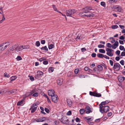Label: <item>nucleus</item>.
I'll return each mask as SVG.
<instances>
[{
	"label": "nucleus",
	"instance_id": "680f3d73",
	"mask_svg": "<svg viewBox=\"0 0 125 125\" xmlns=\"http://www.w3.org/2000/svg\"><path fill=\"white\" fill-rule=\"evenodd\" d=\"M88 72H89V73H88V74H90V73H93V70L90 69H89V70H88Z\"/></svg>",
	"mask_w": 125,
	"mask_h": 125
},
{
	"label": "nucleus",
	"instance_id": "7ed1b4c3",
	"mask_svg": "<svg viewBox=\"0 0 125 125\" xmlns=\"http://www.w3.org/2000/svg\"><path fill=\"white\" fill-rule=\"evenodd\" d=\"M76 10L74 9H70L66 11V15L67 16L73 17V15L76 12Z\"/></svg>",
	"mask_w": 125,
	"mask_h": 125
},
{
	"label": "nucleus",
	"instance_id": "37998d69",
	"mask_svg": "<svg viewBox=\"0 0 125 125\" xmlns=\"http://www.w3.org/2000/svg\"><path fill=\"white\" fill-rule=\"evenodd\" d=\"M118 0H109L108 2L109 3H112L113 2H116Z\"/></svg>",
	"mask_w": 125,
	"mask_h": 125
},
{
	"label": "nucleus",
	"instance_id": "bb28decb",
	"mask_svg": "<svg viewBox=\"0 0 125 125\" xmlns=\"http://www.w3.org/2000/svg\"><path fill=\"white\" fill-rule=\"evenodd\" d=\"M89 116H87L86 117H85L84 118V119H86V120H88V121H91L93 120V119H92L91 117H90V118H89Z\"/></svg>",
	"mask_w": 125,
	"mask_h": 125
},
{
	"label": "nucleus",
	"instance_id": "338daca9",
	"mask_svg": "<svg viewBox=\"0 0 125 125\" xmlns=\"http://www.w3.org/2000/svg\"><path fill=\"white\" fill-rule=\"evenodd\" d=\"M102 66L104 67V69H107L106 66L104 63H103L102 64Z\"/></svg>",
	"mask_w": 125,
	"mask_h": 125
},
{
	"label": "nucleus",
	"instance_id": "c756f323",
	"mask_svg": "<svg viewBox=\"0 0 125 125\" xmlns=\"http://www.w3.org/2000/svg\"><path fill=\"white\" fill-rule=\"evenodd\" d=\"M95 92L90 91L89 92V94L91 96H95Z\"/></svg>",
	"mask_w": 125,
	"mask_h": 125
},
{
	"label": "nucleus",
	"instance_id": "b1692460",
	"mask_svg": "<svg viewBox=\"0 0 125 125\" xmlns=\"http://www.w3.org/2000/svg\"><path fill=\"white\" fill-rule=\"evenodd\" d=\"M39 104V102L37 101L35 103H34L31 106V109L32 108H33L35 106H37Z\"/></svg>",
	"mask_w": 125,
	"mask_h": 125
},
{
	"label": "nucleus",
	"instance_id": "4468645a",
	"mask_svg": "<svg viewBox=\"0 0 125 125\" xmlns=\"http://www.w3.org/2000/svg\"><path fill=\"white\" fill-rule=\"evenodd\" d=\"M119 44L118 42L116 41L115 43L112 45V48L113 49H115L118 46Z\"/></svg>",
	"mask_w": 125,
	"mask_h": 125
},
{
	"label": "nucleus",
	"instance_id": "ddd939ff",
	"mask_svg": "<svg viewBox=\"0 0 125 125\" xmlns=\"http://www.w3.org/2000/svg\"><path fill=\"white\" fill-rule=\"evenodd\" d=\"M48 95L51 97L55 94V92L53 89H51L48 91Z\"/></svg>",
	"mask_w": 125,
	"mask_h": 125
},
{
	"label": "nucleus",
	"instance_id": "e433bc0d",
	"mask_svg": "<svg viewBox=\"0 0 125 125\" xmlns=\"http://www.w3.org/2000/svg\"><path fill=\"white\" fill-rule=\"evenodd\" d=\"M35 44L37 47H39L40 45V43L39 41H36Z\"/></svg>",
	"mask_w": 125,
	"mask_h": 125
},
{
	"label": "nucleus",
	"instance_id": "a18cd8bd",
	"mask_svg": "<svg viewBox=\"0 0 125 125\" xmlns=\"http://www.w3.org/2000/svg\"><path fill=\"white\" fill-rule=\"evenodd\" d=\"M38 94H39L38 93H35L32 95V96L34 97H37L38 96Z\"/></svg>",
	"mask_w": 125,
	"mask_h": 125
},
{
	"label": "nucleus",
	"instance_id": "774afa93",
	"mask_svg": "<svg viewBox=\"0 0 125 125\" xmlns=\"http://www.w3.org/2000/svg\"><path fill=\"white\" fill-rule=\"evenodd\" d=\"M81 50L82 52H84L86 51V49L85 48H83L81 49Z\"/></svg>",
	"mask_w": 125,
	"mask_h": 125
},
{
	"label": "nucleus",
	"instance_id": "a19ab883",
	"mask_svg": "<svg viewBox=\"0 0 125 125\" xmlns=\"http://www.w3.org/2000/svg\"><path fill=\"white\" fill-rule=\"evenodd\" d=\"M7 73H4V76L5 77L9 78L10 77V75L9 74H7Z\"/></svg>",
	"mask_w": 125,
	"mask_h": 125
},
{
	"label": "nucleus",
	"instance_id": "4c0bfd02",
	"mask_svg": "<svg viewBox=\"0 0 125 125\" xmlns=\"http://www.w3.org/2000/svg\"><path fill=\"white\" fill-rule=\"evenodd\" d=\"M118 28V26L116 25H113L112 26V28L113 29H115Z\"/></svg>",
	"mask_w": 125,
	"mask_h": 125
},
{
	"label": "nucleus",
	"instance_id": "58836bf2",
	"mask_svg": "<svg viewBox=\"0 0 125 125\" xmlns=\"http://www.w3.org/2000/svg\"><path fill=\"white\" fill-rule=\"evenodd\" d=\"M100 4L101 6H103L104 7H105L106 4L105 2H101L100 3Z\"/></svg>",
	"mask_w": 125,
	"mask_h": 125
},
{
	"label": "nucleus",
	"instance_id": "1a4fd4ad",
	"mask_svg": "<svg viewBox=\"0 0 125 125\" xmlns=\"http://www.w3.org/2000/svg\"><path fill=\"white\" fill-rule=\"evenodd\" d=\"M37 74L35 75V78H38L42 77L43 74L42 72L40 71H38L37 72Z\"/></svg>",
	"mask_w": 125,
	"mask_h": 125
},
{
	"label": "nucleus",
	"instance_id": "423d86ee",
	"mask_svg": "<svg viewBox=\"0 0 125 125\" xmlns=\"http://www.w3.org/2000/svg\"><path fill=\"white\" fill-rule=\"evenodd\" d=\"M121 66L118 63H115L113 68L114 70L115 69L116 71H119L120 69Z\"/></svg>",
	"mask_w": 125,
	"mask_h": 125
},
{
	"label": "nucleus",
	"instance_id": "4d7b16f0",
	"mask_svg": "<svg viewBox=\"0 0 125 125\" xmlns=\"http://www.w3.org/2000/svg\"><path fill=\"white\" fill-rule=\"evenodd\" d=\"M10 53V52L9 50H8L5 53L6 55H8Z\"/></svg>",
	"mask_w": 125,
	"mask_h": 125
},
{
	"label": "nucleus",
	"instance_id": "72a5a7b5",
	"mask_svg": "<svg viewBox=\"0 0 125 125\" xmlns=\"http://www.w3.org/2000/svg\"><path fill=\"white\" fill-rule=\"evenodd\" d=\"M99 52L104 53L105 52V51L104 49H101L99 50Z\"/></svg>",
	"mask_w": 125,
	"mask_h": 125
},
{
	"label": "nucleus",
	"instance_id": "de8ad7c7",
	"mask_svg": "<svg viewBox=\"0 0 125 125\" xmlns=\"http://www.w3.org/2000/svg\"><path fill=\"white\" fill-rule=\"evenodd\" d=\"M45 110L47 113H50L49 110L47 108H45Z\"/></svg>",
	"mask_w": 125,
	"mask_h": 125
},
{
	"label": "nucleus",
	"instance_id": "9d476101",
	"mask_svg": "<svg viewBox=\"0 0 125 125\" xmlns=\"http://www.w3.org/2000/svg\"><path fill=\"white\" fill-rule=\"evenodd\" d=\"M118 80L120 83H122L125 80V77L122 76V75H121L118 76Z\"/></svg>",
	"mask_w": 125,
	"mask_h": 125
},
{
	"label": "nucleus",
	"instance_id": "2eb2a0df",
	"mask_svg": "<svg viewBox=\"0 0 125 125\" xmlns=\"http://www.w3.org/2000/svg\"><path fill=\"white\" fill-rule=\"evenodd\" d=\"M24 100L25 99L24 98H23L21 101H19V102H18L17 103V105L18 106L23 105L24 104H23V102L24 101Z\"/></svg>",
	"mask_w": 125,
	"mask_h": 125
},
{
	"label": "nucleus",
	"instance_id": "aec40b11",
	"mask_svg": "<svg viewBox=\"0 0 125 125\" xmlns=\"http://www.w3.org/2000/svg\"><path fill=\"white\" fill-rule=\"evenodd\" d=\"M109 102L108 101V100H106L104 102H102L99 104V106H103V105H104L105 104H108Z\"/></svg>",
	"mask_w": 125,
	"mask_h": 125
},
{
	"label": "nucleus",
	"instance_id": "a211bd4d",
	"mask_svg": "<svg viewBox=\"0 0 125 125\" xmlns=\"http://www.w3.org/2000/svg\"><path fill=\"white\" fill-rule=\"evenodd\" d=\"M116 10V11L120 13L122 12L123 11V9H122L121 7L119 5H118Z\"/></svg>",
	"mask_w": 125,
	"mask_h": 125
},
{
	"label": "nucleus",
	"instance_id": "864d4df0",
	"mask_svg": "<svg viewBox=\"0 0 125 125\" xmlns=\"http://www.w3.org/2000/svg\"><path fill=\"white\" fill-rule=\"evenodd\" d=\"M101 120H102V118L97 119L95 120V122L96 123H97L99 122Z\"/></svg>",
	"mask_w": 125,
	"mask_h": 125
},
{
	"label": "nucleus",
	"instance_id": "603ef678",
	"mask_svg": "<svg viewBox=\"0 0 125 125\" xmlns=\"http://www.w3.org/2000/svg\"><path fill=\"white\" fill-rule=\"evenodd\" d=\"M72 112L71 111H69L67 113V115H72Z\"/></svg>",
	"mask_w": 125,
	"mask_h": 125
},
{
	"label": "nucleus",
	"instance_id": "13d9d810",
	"mask_svg": "<svg viewBox=\"0 0 125 125\" xmlns=\"http://www.w3.org/2000/svg\"><path fill=\"white\" fill-rule=\"evenodd\" d=\"M30 79L32 81H33L34 80V78L32 76H30Z\"/></svg>",
	"mask_w": 125,
	"mask_h": 125
},
{
	"label": "nucleus",
	"instance_id": "4be33fe9",
	"mask_svg": "<svg viewBox=\"0 0 125 125\" xmlns=\"http://www.w3.org/2000/svg\"><path fill=\"white\" fill-rule=\"evenodd\" d=\"M37 107H35L34 108H32L31 109V107L29 109L30 110H31V113L35 112L37 109Z\"/></svg>",
	"mask_w": 125,
	"mask_h": 125
},
{
	"label": "nucleus",
	"instance_id": "5fc2aeb1",
	"mask_svg": "<svg viewBox=\"0 0 125 125\" xmlns=\"http://www.w3.org/2000/svg\"><path fill=\"white\" fill-rule=\"evenodd\" d=\"M119 49L120 50H123L124 49V47L123 46L120 45L119 47Z\"/></svg>",
	"mask_w": 125,
	"mask_h": 125
},
{
	"label": "nucleus",
	"instance_id": "f8f14e48",
	"mask_svg": "<svg viewBox=\"0 0 125 125\" xmlns=\"http://www.w3.org/2000/svg\"><path fill=\"white\" fill-rule=\"evenodd\" d=\"M63 81V79L59 78L57 79V84L58 85L61 86L62 84Z\"/></svg>",
	"mask_w": 125,
	"mask_h": 125
},
{
	"label": "nucleus",
	"instance_id": "cd10ccee",
	"mask_svg": "<svg viewBox=\"0 0 125 125\" xmlns=\"http://www.w3.org/2000/svg\"><path fill=\"white\" fill-rule=\"evenodd\" d=\"M5 45L6 44H7L6 45H5L4 46V47H5V49H6L7 48V47L9 45H10V43L9 42H5Z\"/></svg>",
	"mask_w": 125,
	"mask_h": 125
},
{
	"label": "nucleus",
	"instance_id": "bf43d9fd",
	"mask_svg": "<svg viewBox=\"0 0 125 125\" xmlns=\"http://www.w3.org/2000/svg\"><path fill=\"white\" fill-rule=\"evenodd\" d=\"M109 62L111 65L112 66L113 65V61L112 60H109Z\"/></svg>",
	"mask_w": 125,
	"mask_h": 125
},
{
	"label": "nucleus",
	"instance_id": "473e14b6",
	"mask_svg": "<svg viewBox=\"0 0 125 125\" xmlns=\"http://www.w3.org/2000/svg\"><path fill=\"white\" fill-rule=\"evenodd\" d=\"M85 112V110L83 109H81L80 110V113L81 115L83 114Z\"/></svg>",
	"mask_w": 125,
	"mask_h": 125
},
{
	"label": "nucleus",
	"instance_id": "9b49d317",
	"mask_svg": "<svg viewBox=\"0 0 125 125\" xmlns=\"http://www.w3.org/2000/svg\"><path fill=\"white\" fill-rule=\"evenodd\" d=\"M46 118H47L45 117H40L37 119L36 120V121L37 122H43L46 120Z\"/></svg>",
	"mask_w": 125,
	"mask_h": 125
},
{
	"label": "nucleus",
	"instance_id": "09e8293b",
	"mask_svg": "<svg viewBox=\"0 0 125 125\" xmlns=\"http://www.w3.org/2000/svg\"><path fill=\"white\" fill-rule=\"evenodd\" d=\"M79 70L78 69H76L74 70V73L75 74H77L79 72Z\"/></svg>",
	"mask_w": 125,
	"mask_h": 125
},
{
	"label": "nucleus",
	"instance_id": "f3484780",
	"mask_svg": "<svg viewBox=\"0 0 125 125\" xmlns=\"http://www.w3.org/2000/svg\"><path fill=\"white\" fill-rule=\"evenodd\" d=\"M67 102L68 106L70 107H71L72 105V102L71 100L70 99H67Z\"/></svg>",
	"mask_w": 125,
	"mask_h": 125
},
{
	"label": "nucleus",
	"instance_id": "49530a36",
	"mask_svg": "<svg viewBox=\"0 0 125 125\" xmlns=\"http://www.w3.org/2000/svg\"><path fill=\"white\" fill-rule=\"evenodd\" d=\"M15 48L14 46H13L10 48V51H13L14 50H15Z\"/></svg>",
	"mask_w": 125,
	"mask_h": 125
},
{
	"label": "nucleus",
	"instance_id": "6ab92c4d",
	"mask_svg": "<svg viewBox=\"0 0 125 125\" xmlns=\"http://www.w3.org/2000/svg\"><path fill=\"white\" fill-rule=\"evenodd\" d=\"M112 51H113V50H111L109 52H107V54L110 56H112L114 55V52H112Z\"/></svg>",
	"mask_w": 125,
	"mask_h": 125
},
{
	"label": "nucleus",
	"instance_id": "f03ea898",
	"mask_svg": "<svg viewBox=\"0 0 125 125\" xmlns=\"http://www.w3.org/2000/svg\"><path fill=\"white\" fill-rule=\"evenodd\" d=\"M83 11V12H80L79 14V15L80 16H81V17L84 16H86L87 17H93L94 16V14L91 13V14L89 13V14H87L86 13L87 12H85L84 11Z\"/></svg>",
	"mask_w": 125,
	"mask_h": 125
},
{
	"label": "nucleus",
	"instance_id": "c85d7f7f",
	"mask_svg": "<svg viewBox=\"0 0 125 125\" xmlns=\"http://www.w3.org/2000/svg\"><path fill=\"white\" fill-rule=\"evenodd\" d=\"M97 68H98V70L101 71L103 70V67L102 66L100 65H98L97 66Z\"/></svg>",
	"mask_w": 125,
	"mask_h": 125
},
{
	"label": "nucleus",
	"instance_id": "6e6d98bb",
	"mask_svg": "<svg viewBox=\"0 0 125 125\" xmlns=\"http://www.w3.org/2000/svg\"><path fill=\"white\" fill-rule=\"evenodd\" d=\"M120 63L122 65H124V61L123 60H122L120 61Z\"/></svg>",
	"mask_w": 125,
	"mask_h": 125
},
{
	"label": "nucleus",
	"instance_id": "69168bd1",
	"mask_svg": "<svg viewBox=\"0 0 125 125\" xmlns=\"http://www.w3.org/2000/svg\"><path fill=\"white\" fill-rule=\"evenodd\" d=\"M43 63L44 65H47L48 63V62L47 61H44L43 62Z\"/></svg>",
	"mask_w": 125,
	"mask_h": 125
},
{
	"label": "nucleus",
	"instance_id": "5701e85b",
	"mask_svg": "<svg viewBox=\"0 0 125 125\" xmlns=\"http://www.w3.org/2000/svg\"><path fill=\"white\" fill-rule=\"evenodd\" d=\"M17 91V89H13L9 91L8 92H10V94H11L14 93H16Z\"/></svg>",
	"mask_w": 125,
	"mask_h": 125
},
{
	"label": "nucleus",
	"instance_id": "f704fd0d",
	"mask_svg": "<svg viewBox=\"0 0 125 125\" xmlns=\"http://www.w3.org/2000/svg\"><path fill=\"white\" fill-rule=\"evenodd\" d=\"M54 45L52 44H50L48 46V48L49 49H51L53 48Z\"/></svg>",
	"mask_w": 125,
	"mask_h": 125
},
{
	"label": "nucleus",
	"instance_id": "20e7f679",
	"mask_svg": "<svg viewBox=\"0 0 125 125\" xmlns=\"http://www.w3.org/2000/svg\"><path fill=\"white\" fill-rule=\"evenodd\" d=\"M28 49L26 46L24 45L21 46H18L16 48H15V50L17 52L21 51V50L24 49Z\"/></svg>",
	"mask_w": 125,
	"mask_h": 125
},
{
	"label": "nucleus",
	"instance_id": "ea45409f",
	"mask_svg": "<svg viewBox=\"0 0 125 125\" xmlns=\"http://www.w3.org/2000/svg\"><path fill=\"white\" fill-rule=\"evenodd\" d=\"M101 96V94L100 93H95V97H99Z\"/></svg>",
	"mask_w": 125,
	"mask_h": 125
},
{
	"label": "nucleus",
	"instance_id": "e2e57ef3",
	"mask_svg": "<svg viewBox=\"0 0 125 125\" xmlns=\"http://www.w3.org/2000/svg\"><path fill=\"white\" fill-rule=\"evenodd\" d=\"M41 43L42 44H44L45 43V41L44 40H42L41 41Z\"/></svg>",
	"mask_w": 125,
	"mask_h": 125
},
{
	"label": "nucleus",
	"instance_id": "c03bdc74",
	"mask_svg": "<svg viewBox=\"0 0 125 125\" xmlns=\"http://www.w3.org/2000/svg\"><path fill=\"white\" fill-rule=\"evenodd\" d=\"M98 47L99 48H104V46L102 44H100L98 45Z\"/></svg>",
	"mask_w": 125,
	"mask_h": 125
},
{
	"label": "nucleus",
	"instance_id": "6e6552de",
	"mask_svg": "<svg viewBox=\"0 0 125 125\" xmlns=\"http://www.w3.org/2000/svg\"><path fill=\"white\" fill-rule=\"evenodd\" d=\"M92 10V8L91 7L87 6L82 9L83 11H84L86 12L87 14L91 13L90 12H89L90 10Z\"/></svg>",
	"mask_w": 125,
	"mask_h": 125
},
{
	"label": "nucleus",
	"instance_id": "8fccbe9b",
	"mask_svg": "<svg viewBox=\"0 0 125 125\" xmlns=\"http://www.w3.org/2000/svg\"><path fill=\"white\" fill-rule=\"evenodd\" d=\"M96 56V54L94 53H93L91 54L93 58H95V57Z\"/></svg>",
	"mask_w": 125,
	"mask_h": 125
},
{
	"label": "nucleus",
	"instance_id": "a878e982",
	"mask_svg": "<svg viewBox=\"0 0 125 125\" xmlns=\"http://www.w3.org/2000/svg\"><path fill=\"white\" fill-rule=\"evenodd\" d=\"M97 56L98 57H99L100 58H102L104 57V55L103 54L98 53L97 54Z\"/></svg>",
	"mask_w": 125,
	"mask_h": 125
},
{
	"label": "nucleus",
	"instance_id": "f257e3e1",
	"mask_svg": "<svg viewBox=\"0 0 125 125\" xmlns=\"http://www.w3.org/2000/svg\"><path fill=\"white\" fill-rule=\"evenodd\" d=\"M99 111L102 114L104 113H106L109 111L110 108L108 105H104L99 107Z\"/></svg>",
	"mask_w": 125,
	"mask_h": 125
},
{
	"label": "nucleus",
	"instance_id": "052dcab7",
	"mask_svg": "<svg viewBox=\"0 0 125 125\" xmlns=\"http://www.w3.org/2000/svg\"><path fill=\"white\" fill-rule=\"evenodd\" d=\"M107 46L108 47H111L112 46V45L110 43H107L106 44Z\"/></svg>",
	"mask_w": 125,
	"mask_h": 125
},
{
	"label": "nucleus",
	"instance_id": "79ce46f5",
	"mask_svg": "<svg viewBox=\"0 0 125 125\" xmlns=\"http://www.w3.org/2000/svg\"><path fill=\"white\" fill-rule=\"evenodd\" d=\"M80 34H78L76 37V40L77 41L78 40H80Z\"/></svg>",
	"mask_w": 125,
	"mask_h": 125
},
{
	"label": "nucleus",
	"instance_id": "2f4dec72",
	"mask_svg": "<svg viewBox=\"0 0 125 125\" xmlns=\"http://www.w3.org/2000/svg\"><path fill=\"white\" fill-rule=\"evenodd\" d=\"M54 68L52 67H50L49 68V72H52L54 70Z\"/></svg>",
	"mask_w": 125,
	"mask_h": 125
},
{
	"label": "nucleus",
	"instance_id": "c9c22d12",
	"mask_svg": "<svg viewBox=\"0 0 125 125\" xmlns=\"http://www.w3.org/2000/svg\"><path fill=\"white\" fill-rule=\"evenodd\" d=\"M16 59L18 61L21 60L22 59L21 57L20 56H18L16 58Z\"/></svg>",
	"mask_w": 125,
	"mask_h": 125
},
{
	"label": "nucleus",
	"instance_id": "dca6fc26",
	"mask_svg": "<svg viewBox=\"0 0 125 125\" xmlns=\"http://www.w3.org/2000/svg\"><path fill=\"white\" fill-rule=\"evenodd\" d=\"M5 43H3L0 44V51L1 52L2 51L5 50V48L4 46Z\"/></svg>",
	"mask_w": 125,
	"mask_h": 125
},
{
	"label": "nucleus",
	"instance_id": "393cba45",
	"mask_svg": "<svg viewBox=\"0 0 125 125\" xmlns=\"http://www.w3.org/2000/svg\"><path fill=\"white\" fill-rule=\"evenodd\" d=\"M17 78L16 76H13L10 77V79L11 81H12L15 79H16Z\"/></svg>",
	"mask_w": 125,
	"mask_h": 125
},
{
	"label": "nucleus",
	"instance_id": "412c9836",
	"mask_svg": "<svg viewBox=\"0 0 125 125\" xmlns=\"http://www.w3.org/2000/svg\"><path fill=\"white\" fill-rule=\"evenodd\" d=\"M40 49L42 50L45 51L46 52H47L48 51V49L46 46H42L40 48Z\"/></svg>",
	"mask_w": 125,
	"mask_h": 125
},
{
	"label": "nucleus",
	"instance_id": "39448f33",
	"mask_svg": "<svg viewBox=\"0 0 125 125\" xmlns=\"http://www.w3.org/2000/svg\"><path fill=\"white\" fill-rule=\"evenodd\" d=\"M85 110L86 114H89L92 112L93 108L92 107L87 105L86 106Z\"/></svg>",
	"mask_w": 125,
	"mask_h": 125
},
{
	"label": "nucleus",
	"instance_id": "0eeeda50",
	"mask_svg": "<svg viewBox=\"0 0 125 125\" xmlns=\"http://www.w3.org/2000/svg\"><path fill=\"white\" fill-rule=\"evenodd\" d=\"M58 96L55 94H54L51 97V99L52 101L56 103L58 102Z\"/></svg>",
	"mask_w": 125,
	"mask_h": 125
},
{
	"label": "nucleus",
	"instance_id": "7c9ffc66",
	"mask_svg": "<svg viewBox=\"0 0 125 125\" xmlns=\"http://www.w3.org/2000/svg\"><path fill=\"white\" fill-rule=\"evenodd\" d=\"M35 92V89H33L30 92V94H29L28 95L30 96L31 95L33 94V93H34Z\"/></svg>",
	"mask_w": 125,
	"mask_h": 125
},
{
	"label": "nucleus",
	"instance_id": "3c124183",
	"mask_svg": "<svg viewBox=\"0 0 125 125\" xmlns=\"http://www.w3.org/2000/svg\"><path fill=\"white\" fill-rule=\"evenodd\" d=\"M75 121L77 122H80V120L79 118L77 117H76L75 119Z\"/></svg>",
	"mask_w": 125,
	"mask_h": 125
},
{
	"label": "nucleus",
	"instance_id": "0e129e2a",
	"mask_svg": "<svg viewBox=\"0 0 125 125\" xmlns=\"http://www.w3.org/2000/svg\"><path fill=\"white\" fill-rule=\"evenodd\" d=\"M112 115V112H109L107 113V115L108 117L111 116Z\"/></svg>",
	"mask_w": 125,
	"mask_h": 125
}]
</instances>
